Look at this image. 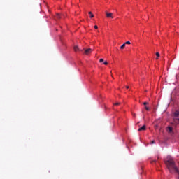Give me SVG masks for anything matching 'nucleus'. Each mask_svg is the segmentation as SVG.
Segmentation results:
<instances>
[{
	"label": "nucleus",
	"instance_id": "obj_18",
	"mask_svg": "<svg viewBox=\"0 0 179 179\" xmlns=\"http://www.w3.org/2000/svg\"><path fill=\"white\" fill-rule=\"evenodd\" d=\"M143 104H144V106H146V104H148V103L147 102H144Z\"/></svg>",
	"mask_w": 179,
	"mask_h": 179
},
{
	"label": "nucleus",
	"instance_id": "obj_4",
	"mask_svg": "<svg viewBox=\"0 0 179 179\" xmlns=\"http://www.w3.org/2000/svg\"><path fill=\"white\" fill-rule=\"evenodd\" d=\"M92 51H93V50L89 48L85 50V54L86 55H89V54H90L92 52Z\"/></svg>",
	"mask_w": 179,
	"mask_h": 179
},
{
	"label": "nucleus",
	"instance_id": "obj_8",
	"mask_svg": "<svg viewBox=\"0 0 179 179\" xmlns=\"http://www.w3.org/2000/svg\"><path fill=\"white\" fill-rule=\"evenodd\" d=\"M121 50H124L125 48V43L122 44L120 47Z\"/></svg>",
	"mask_w": 179,
	"mask_h": 179
},
{
	"label": "nucleus",
	"instance_id": "obj_12",
	"mask_svg": "<svg viewBox=\"0 0 179 179\" xmlns=\"http://www.w3.org/2000/svg\"><path fill=\"white\" fill-rule=\"evenodd\" d=\"M114 106H120V103L119 102L115 103H114Z\"/></svg>",
	"mask_w": 179,
	"mask_h": 179
},
{
	"label": "nucleus",
	"instance_id": "obj_9",
	"mask_svg": "<svg viewBox=\"0 0 179 179\" xmlns=\"http://www.w3.org/2000/svg\"><path fill=\"white\" fill-rule=\"evenodd\" d=\"M56 17H57V19H61V15L60 14H57Z\"/></svg>",
	"mask_w": 179,
	"mask_h": 179
},
{
	"label": "nucleus",
	"instance_id": "obj_16",
	"mask_svg": "<svg viewBox=\"0 0 179 179\" xmlns=\"http://www.w3.org/2000/svg\"><path fill=\"white\" fill-rule=\"evenodd\" d=\"M154 143H155V141H151V145H153Z\"/></svg>",
	"mask_w": 179,
	"mask_h": 179
},
{
	"label": "nucleus",
	"instance_id": "obj_15",
	"mask_svg": "<svg viewBox=\"0 0 179 179\" xmlns=\"http://www.w3.org/2000/svg\"><path fill=\"white\" fill-rule=\"evenodd\" d=\"M103 61H104V59H99V62H103Z\"/></svg>",
	"mask_w": 179,
	"mask_h": 179
},
{
	"label": "nucleus",
	"instance_id": "obj_14",
	"mask_svg": "<svg viewBox=\"0 0 179 179\" xmlns=\"http://www.w3.org/2000/svg\"><path fill=\"white\" fill-rule=\"evenodd\" d=\"M124 44H125V45H126V44H131V42H130V41H127Z\"/></svg>",
	"mask_w": 179,
	"mask_h": 179
},
{
	"label": "nucleus",
	"instance_id": "obj_17",
	"mask_svg": "<svg viewBox=\"0 0 179 179\" xmlns=\"http://www.w3.org/2000/svg\"><path fill=\"white\" fill-rule=\"evenodd\" d=\"M94 27V29H99V27L97 25H95Z\"/></svg>",
	"mask_w": 179,
	"mask_h": 179
},
{
	"label": "nucleus",
	"instance_id": "obj_13",
	"mask_svg": "<svg viewBox=\"0 0 179 179\" xmlns=\"http://www.w3.org/2000/svg\"><path fill=\"white\" fill-rule=\"evenodd\" d=\"M103 64H104V65H108V62H103Z\"/></svg>",
	"mask_w": 179,
	"mask_h": 179
},
{
	"label": "nucleus",
	"instance_id": "obj_7",
	"mask_svg": "<svg viewBox=\"0 0 179 179\" xmlns=\"http://www.w3.org/2000/svg\"><path fill=\"white\" fill-rule=\"evenodd\" d=\"M89 15H90L91 19H92V17H94V15L92 13V12H89Z\"/></svg>",
	"mask_w": 179,
	"mask_h": 179
},
{
	"label": "nucleus",
	"instance_id": "obj_3",
	"mask_svg": "<svg viewBox=\"0 0 179 179\" xmlns=\"http://www.w3.org/2000/svg\"><path fill=\"white\" fill-rule=\"evenodd\" d=\"M166 131L169 132V134H172V132H173V127L171 126H168L166 127Z\"/></svg>",
	"mask_w": 179,
	"mask_h": 179
},
{
	"label": "nucleus",
	"instance_id": "obj_1",
	"mask_svg": "<svg viewBox=\"0 0 179 179\" xmlns=\"http://www.w3.org/2000/svg\"><path fill=\"white\" fill-rule=\"evenodd\" d=\"M173 115L175 117H176V119H174V123L175 124H179V111L176 110L174 112Z\"/></svg>",
	"mask_w": 179,
	"mask_h": 179
},
{
	"label": "nucleus",
	"instance_id": "obj_6",
	"mask_svg": "<svg viewBox=\"0 0 179 179\" xmlns=\"http://www.w3.org/2000/svg\"><path fill=\"white\" fill-rule=\"evenodd\" d=\"M74 51H75L76 52H78V51H79V47H78V46H74Z\"/></svg>",
	"mask_w": 179,
	"mask_h": 179
},
{
	"label": "nucleus",
	"instance_id": "obj_5",
	"mask_svg": "<svg viewBox=\"0 0 179 179\" xmlns=\"http://www.w3.org/2000/svg\"><path fill=\"white\" fill-rule=\"evenodd\" d=\"M142 131H146V126L143 125V127L138 129V131L141 132Z\"/></svg>",
	"mask_w": 179,
	"mask_h": 179
},
{
	"label": "nucleus",
	"instance_id": "obj_2",
	"mask_svg": "<svg viewBox=\"0 0 179 179\" xmlns=\"http://www.w3.org/2000/svg\"><path fill=\"white\" fill-rule=\"evenodd\" d=\"M106 17H108V19H114V16L113 15V13H108V12H106Z\"/></svg>",
	"mask_w": 179,
	"mask_h": 179
},
{
	"label": "nucleus",
	"instance_id": "obj_10",
	"mask_svg": "<svg viewBox=\"0 0 179 179\" xmlns=\"http://www.w3.org/2000/svg\"><path fill=\"white\" fill-rule=\"evenodd\" d=\"M145 110H146L147 111H149V110H150V108H149V107H148V106H145Z\"/></svg>",
	"mask_w": 179,
	"mask_h": 179
},
{
	"label": "nucleus",
	"instance_id": "obj_11",
	"mask_svg": "<svg viewBox=\"0 0 179 179\" xmlns=\"http://www.w3.org/2000/svg\"><path fill=\"white\" fill-rule=\"evenodd\" d=\"M156 55H157V58H158V57H160V53L157 52V53H156Z\"/></svg>",
	"mask_w": 179,
	"mask_h": 179
},
{
	"label": "nucleus",
	"instance_id": "obj_19",
	"mask_svg": "<svg viewBox=\"0 0 179 179\" xmlns=\"http://www.w3.org/2000/svg\"><path fill=\"white\" fill-rule=\"evenodd\" d=\"M126 89H129V86H127V87H126Z\"/></svg>",
	"mask_w": 179,
	"mask_h": 179
}]
</instances>
